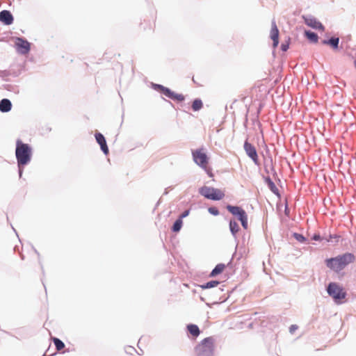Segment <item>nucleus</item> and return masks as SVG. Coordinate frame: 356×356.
I'll list each match as a JSON object with an SVG mask.
<instances>
[{
	"mask_svg": "<svg viewBox=\"0 0 356 356\" xmlns=\"http://www.w3.org/2000/svg\"><path fill=\"white\" fill-rule=\"evenodd\" d=\"M15 45L18 51H19L21 54H27L30 50L29 42L19 38L16 39Z\"/></svg>",
	"mask_w": 356,
	"mask_h": 356,
	"instance_id": "nucleus-10",
	"label": "nucleus"
},
{
	"mask_svg": "<svg viewBox=\"0 0 356 356\" xmlns=\"http://www.w3.org/2000/svg\"><path fill=\"white\" fill-rule=\"evenodd\" d=\"M189 214V210L185 211L179 217L182 220V218L186 217Z\"/></svg>",
	"mask_w": 356,
	"mask_h": 356,
	"instance_id": "nucleus-29",
	"label": "nucleus"
},
{
	"mask_svg": "<svg viewBox=\"0 0 356 356\" xmlns=\"http://www.w3.org/2000/svg\"><path fill=\"white\" fill-rule=\"evenodd\" d=\"M281 48H282V51H286L289 48V45L283 44H282Z\"/></svg>",
	"mask_w": 356,
	"mask_h": 356,
	"instance_id": "nucleus-30",
	"label": "nucleus"
},
{
	"mask_svg": "<svg viewBox=\"0 0 356 356\" xmlns=\"http://www.w3.org/2000/svg\"><path fill=\"white\" fill-rule=\"evenodd\" d=\"M32 149L31 147L20 140L16 142L15 156L19 168L27 165L31 159Z\"/></svg>",
	"mask_w": 356,
	"mask_h": 356,
	"instance_id": "nucleus-1",
	"label": "nucleus"
},
{
	"mask_svg": "<svg viewBox=\"0 0 356 356\" xmlns=\"http://www.w3.org/2000/svg\"><path fill=\"white\" fill-rule=\"evenodd\" d=\"M266 182H267L268 186L269 188L270 189V191L273 193H275L276 195H279L278 188H277V186H275L274 182L270 178L266 179Z\"/></svg>",
	"mask_w": 356,
	"mask_h": 356,
	"instance_id": "nucleus-21",
	"label": "nucleus"
},
{
	"mask_svg": "<svg viewBox=\"0 0 356 356\" xmlns=\"http://www.w3.org/2000/svg\"><path fill=\"white\" fill-rule=\"evenodd\" d=\"M12 107L11 102L8 99H3L0 102V111L1 112H8Z\"/></svg>",
	"mask_w": 356,
	"mask_h": 356,
	"instance_id": "nucleus-15",
	"label": "nucleus"
},
{
	"mask_svg": "<svg viewBox=\"0 0 356 356\" xmlns=\"http://www.w3.org/2000/svg\"><path fill=\"white\" fill-rule=\"evenodd\" d=\"M355 256L351 253H346L334 258L326 260V264L328 268L335 272L343 270L348 264L353 262Z\"/></svg>",
	"mask_w": 356,
	"mask_h": 356,
	"instance_id": "nucleus-2",
	"label": "nucleus"
},
{
	"mask_svg": "<svg viewBox=\"0 0 356 356\" xmlns=\"http://www.w3.org/2000/svg\"><path fill=\"white\" fill-rule=\"evenodd\" d=\"M305 35L307 38L308 40H309L312 42H317L318 40V35L312 31H305Z\"/></svg>",
	"mask_w": 356,
	"mask_h": 356,
	"instance_id": "nucleus-19",
	"label": "nucleus"
},
{
	"mask_svg": "<svg viewBox=\"0 0 356 356\" xmlns=\"http://www.w3.org/2000/svg\"><path fill=\"white\" fill-rule=\"evenodd\" d=\"M298 329V326L296 325H292L289 330L291 333H293Z\"/></svg>",
	"mask_w": 356,
	"mask_h": 356,
	"instance_id": "nucleus-28",
	"label": "nucleus"
},
{
	"mask_svg": "<svg viewBox=\"0 0 356 356\" xmlns=\"http://www.w3.org/2000/svg\"><path fill=\"white\" fill-rule=\"evenodd\" d=\"M270 36L273 41V47H277L279 43V30L275 21H273L271 24Z\"/></svg>",
	"mask_w": 356,
	"mask_h": 356,
	"instance_id": "nucleus-11",
	"label": "nucleus"
},
{
	"mask_svg": "<svg viewBox=\"0 0 356 356\" xmlns=\"http://www.w3.org/2000/svg\"><path fill=\"white\" fill-rule=\"evenodd\" d=\"M339 42V38H331L328 40H323V43L330 45L333 49H337Z\"/></svg>",
	"mask_w": 356,
	"mask_h": 356,
	"instance_id": "nucleus-18",
	"label": "nucleus"
},
{
	"mask_svg": "<svg viewBox=\"0 0 356 356\" xmlns=\"http://www.w3.org/2000/svg\"><path fill=\"white\" fill-rule=\"evenodd\" d=\"M305 24L314 29L317 30H324V26L323 24L318 22L316 18L314 17H304Z\"/></svg>",
	"mask_w": 356,
	"mask_h": 356,
	"instance_id": "nucleus-12",
	"label": "nucleus"
},
{
	"mask_svg": "<svg viewBox=\"0 0 356 356\" xmlns=\"http://www.w3.org/2000/svg\"><path fill=\"white\" fill-rule=\"evenodd\" d=\"M192 155L194 162L203 168L210 176H212L211 169L208 166L209 158L203 148L193 150Z\"/></svg>",
	"mask_w": 356,
	"mask_h": 356,
	"instance_id": "nucleus-4",
	"label": "nucleus"
},
{
	"mask_svg": "<svg viewBox=\"0 0 356 356\" xmlns=\"http://www.w3.org/2000/svg\"><path fill=\"white\" fill-rule=\"evenodd\" d=\"M227 209L234 216H238L243 227L245 229L248 228V215L246 212L241 207L236 206L227 205Z\"/></svg>",
	"mask_w": 356,
	"mask_h": 356,
	"instance_id": "nucleus-7",
	"label": "nucleus"
},
{
	"mask_svg": "<svg viewBox=\"0 0 356 356\" xmlns=\"http://www.w3.org/2000/svg\"><path fill=\"white\" fill-rule=\"evenodd\" d=\"M95 139L100 145L101 149L106 154H108L109 150L104 136L101 133L95 134Z\"/></svg>",
	"mask_w": 356,
	"mask_h": 356,
	"instance_id": "nucleus-13",
	"label": "nucleus"
},
{
	"mask_svg": "<svg viewBox=\"0 0 356 356\" xmlns=\"http://www.w3.org/2000/svg\"><path fill=\"white\" fill-rule=\"evenodd\" d=\"M203 107V103L201 99H196L193 102L192 109L194 111H197Z\"/></svg>",
	"mask_w": 356,
	"mask_h": 356,
	"instance_id": "nucleus-20",
	"label": "nucleus"
},
{
	"mask_svg": "<svg viewBox=\"0 0 356 356\" xmlns=\"http://www.w3.org/2000/svg\"><path fill=\"white\" fill-rule=\"evenodd\" d=\"M327 290L328 294L332 296L337 303L341 302L340 300L346 298V291L335 282L330 283Z\"/></svg>",
	"mask_w": 356,
	"mask_h": 356,
	"instance_id": "nucleus-6",
	"label": "nucleus"
},
{
	"mask_svg": "<svg viewBox=\"0 0 356 356\" xmlns=\"http://www.w3.org/2000/svg\"><path fill=\"white\" fill-rule=\"evenodd\" d=\"M182 224H183L182 220L181 218L177 219L175 222V223L172 226V231L175 232H178L181 229V228L182 227Z\"/></svg>",
	"mask_w": 356,
	"mask_h": 356,
	"instance_id": "nucleus-23",
	"label": "nucleus"
},
{
	"mask_svg": "<svg viewBox=\"0 0 356 356\" xmlns=\"http://www.w3.org/2000/svg\"><path fill=\"white\" fill-rule=\"evenodd\" d=\"M229 228L233 234H236L239 231V226L234 220H230Z\"/></svg>",
	"mask_w": 356,
	"mask_h": 356,
	"instance_id": "nucleus-22",
	"label": "nucleus"
},
{
	"mask_svg": "<svg viewBox=\"0 0 356 356\" xmlns=\"http://www.w3.org/2000/svg\"><path fill=\"white\" fill-rule=\"evenodd\" d=\"M218 284H219V282H218V281H211V282H208L207 283H206L204 285H202L201 286L202 289H209V288H213V287L218 286Z\"/></svg>",
	"mask_w": 356,
	"mask_h": 356,
	"instance_id": "nucleus-25",
	"label": "nucleus"
},
{
	"mask_svg": "<svg viewBox=\"0 0 356 356\" xmlns=\"http://www.w3.org/2000/svg\"><path fill=\"white\" fill-rule=\"evenodd\" d=\"M187 330L189 332V333L195 337L199 336L200 333L198 326L194 324L188 325Z\"/></svg>",
	"mask_w": 356,
	"mask_h": 356,
	"instance_id": "nucleus-16",
	"label": "nucleus"
},
{
	"mask_svg": "<svg viewBox=\"0 0 356 356\" xmlns=\"http://www.w3.org/2000/svg\"><path fill=\"white\" fill-rule=\"evenodd\" d=\"M155 88L172 100L183 102L185 99V97L182 94L176 93L161 85H156Z\"/></svg>",
	"mask_w": 356,
	"mask_h": 356,
	"instance_id": "nucleus-8",
	"label": "nucleus"
},
{
	"mask_svg": "<svg viewBox=\"0 0 356 356\" xmlns=\"http://www.w3.org/2000/svg\"><path fill=\"white\" fill-rule=\"evenodd\" d=\"M354 64H355V66L356 67V60H355Z\"/></svg>",
	"mask_w": 356,
	"mask_h": 356,
	"instance_id": "nucleus-33",
	"label": "nucleus"
},
{
	"mask_svg": "<svg viewBox=\"0 0 356 356\" xmlns=\"http://www.w3.org/2000/svg\"><path fill=\"white\" fill-rule=\"evenodd\" d=\"M244 149L247 155L253 161V162L258 165L259 158L255 147L248 141H245L244 143Z\"/></svg>",
	"mask_w": 356,
	"mask_h": 356,
	"instance_id": "nucleus-9",
	"label": "nucleus"
},
{
	"mask_svg": "<svg viewBox=\"0 0 356 356\" xmlns=\"http://www.w3.org/2000/svg\"><path fill=\"white\" fill-rule=\"evenodd\" d=\"M0 22L6 25H10L13 22V17L8 10H3L0 13Z\"/></svg>",
	"mask_w": 356,
	"mask_h": 356,
	"instance_id": "nucleus-14",
	"label": "nucleus"
},
{
	"mask_svg": "<svg viewBox=\"0 0 356 356\" xmlns=\"http://www.w3.org/2000/svg\"><path fill=\"white\" fill-rule=\"evenodd\" d=\"M199 192L207 199L212 200H220L225 197L224 192L220 189L206 186L201 187Z\"/></svg>",
	"mask_w": 356,
	"mask_h": 356,
	"instance_id": "nucleus-5",
	"label": "nucleus"
},
{
	"mask_svg": "<svg viewBox=\"0 0 356 356\" xmlns=\"http://www.w3.org/2000/svg\"><path fill=\"white\" fill-rule=\"evenodd\" d=\"M225 265L223 264H218L216 266V267L214 268V269L211 271V274H210V276L211 277H215L219 274H220L221 273L223 272V270H225Z\"/></svg>",
	"mask_w": 356,
	"mask_h": 356,
	"instance_id": "nucleus-17",
	"label": "nucleus"
},
{
	"mask_svg": "<svg viewBox=\"0 0 356 356\" xmlns=\"http://www.w3.org/2000/svg\"><path fill=\"white\" fill-rule=\"evenodd\" d=\"M53 341H54V345H55V346H56V350H57L60 351V350H61L62 349H63V348H64V347H65V344H64V343H63L61 340H60L59 339H58V338H54V339H53Z\"/></svg>",
	"mask_w": 356,
	"mask_h": 356,
	"instance_id": "nucleus-24",
	"label": "nucleus"
},
{
	"mask_svg": "<svg viewBox=\"0 0 356 356\" xmlns=\"http://www.w3.org/2000/svg\"><path fill=\"white\" fill-rule=\"evenodd\" d=\"M215 340L212 337L202 340L195 348L197 356H212L214 351Z\"/></svg>",
	"mask_w": 356,
	"mask_h": 356,
	"instance_id": "nucleus-3",
	"label": "nucleus"
},
{
	"mask_svg": "<svg viewBox=\"0 0 356 356\" xmlns=\"http://www.w3.org/2000/svg\"><path fill=\"white\" fill-rule=\"evenodd\" d=\"M295 237L299 241H305V237L302 235H301V234H295Z\"/></svg>",
	"mask_w": 356,
	"mask_h": 356,
	"instance_id": "nucleus-27",
	"label": "nucleus"
},
{
	"mask_svg": "<svg viewBox=\"0 0 356 356\" xmlns=\"http://www.w3.org/2000/svg\"><path fill=\"white\" fill-rule=\"evenodd\" d=\"M193 81H194L195 83L196 82V81L195 80L194 77H193Z\"/></svg>",
	"mask_w": 356,
	"mask_h": 356,
	"instance_id": "nucleus-32",
	"label": "nucleus"
},
{
	"mask_svg": "<svg viewBox=\"0 0 356 356\" xmlns=\"http://www.w3.org/2000/svg\"><path fill=\"white\" fill-rule=\"evenodd\" d=\"M208 211L211 214L214 216H218L219 214V211L216 207H209Z\"/></svg>",
	"mask_w": 356,
	"mask_h": 356,
	"instance_id": "nucleus-26",
	"label": "nucleus"
},
{
	"mask_svg": "<svg viewBox=\"0 0 356 356\" xmlns=\"http://www.w3.org/2000/svg\"><path fill=\"white\" fill-rule=\"evenodd\" d=\"M321 236L318 234H314L312 237L313 240L318 241L320 240Z\"/></svg>",
	"mask_w": 356,
	"mask_h": 356,
	"instance_id": "nucleus-31",
	"label": "nucleus"
}]
</instances>
